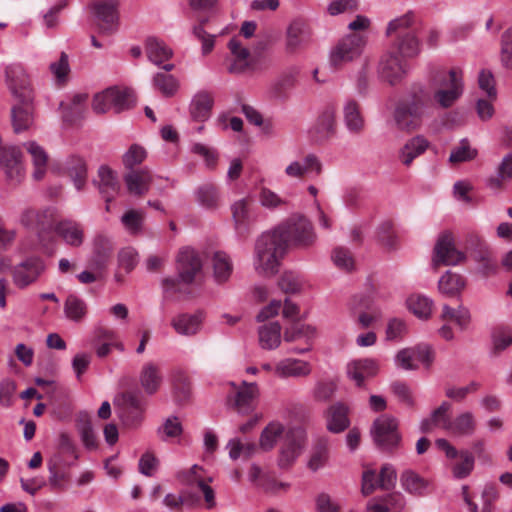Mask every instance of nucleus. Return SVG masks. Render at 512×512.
<instances>
[{
    "instance_id": "nucleus-1",
    "label": "nucleus",
    "mask_w": 512,
    "mask_h": 512,
    "mask_svg": "<svg viewBox=\"0 0 512 512\" xmlns=\"http://www.w3.org/2000/svg\"><path fill=\"white\" fill-rule=\"evenodd\" d=\"M316 241L312 223L302 215H292L270 232L263 233L255 245V269L272 276L289 247L309 248Z\"/></svg>"
},
{
    "instance_id": "nucleus-2",
    "label": "nucleus",
    "mask_w": 512,
    "mask_h": 512,
    "mask_svg": "<svg viewBox=\"0 0 512 512\" xmlns=\"http://www.w3.org/2000/svg\"><path fill=\"white\" fill-rule=\"evenodd\" d=\"M429 85L433 92L422 85L412 87L409 98L402 100L421 116L429 115L434 105L441 109L452 107L464 92L463 72L458 67L431 71Z\"/></svg>"
},
{
    "instance_id": "nucleus-3",
    "label": "nucleus",
    "mask_w": 512,
    "mask_h": 512,
    "mask_svg": "<svg viewBox=\"0 0 512 512\" xmlns=\"http://www.w3.org/2000/svg\"><path fill=\"white\" fill-rule=\"evenodd\" d=\"M7 86L15 100L11 108V121L15 133L30 129L34 123V94L29 76L21 65L5 70Z\"/></svg>"
},
{
    "instance_id": "nucleus-4",
    "label": "nucleus",
    "mask_w": 512,
    "mask_h": 512,
    "mask_svg": "<svg viewBox=\"0 0 512 512\" xmlns=\"http://www.w3.org/2000/svg\"><path fill=\"white\" fill-rule=\"evenodd\" d=\"M62 211L50 206L40 211L38 239L43 252L52 255L64 236Z\"/></svg>"
},
{
    "instance_id": "nucleus-5",
    "label": "nucleus",
    "mask_w": 512,
    "mask_h": 512,
    "mask_svg": "<svg viewBox=\"0 0 512 512\" xmlns=\"http://www.w3.org/2000/svg\"><path fill=\"white\" fill-rule=\"evenodd\" d=\"M368 41L367 34L351 33L333 47L330 52V65L341 69L344 65L360 57Z\"/></svg>"
},
{
    "instance_id": "nucleus-6",
    "label": "nucleus",
    "mask_w": 512,
    "mask_h": 512,
    "mask_svg": "<svg viewBox=\"0 0 512 512\" xmlns=\"http://www.w3.org/2000/svg\"><path fill=\"white\" fill-rule=\"evenodd\" d=\"M465 250L479 264L481 272L485 276L496 273L498 267L497 260L494 258L487 243L478 234L471 233L467 235Z\"/></svg>"
},
{
    "instance_id": "nucleus-7",
    "label": "nucleus",
    "mask_w": 512,
    "mask_h": 512,
    "mask_svg": "<svg viewBox=\"0 0 512 512\" xmlns=\"http://www.w3.org/2000/svg\"><path fill=\"white\" fill-rule=\"evenodd\" d=\"M372 436L376 445L383 451H391L398 447L401 436L395 418L382 415L373 424Z\"/></svg>"
},
{
    "instance_id": "nucleus-8",
    "label": "nucleus",
    "mask_w": 512,
    "mask_h": 512,
    "mask_svg": "<svg viewBox=\"0 0 512 512\" xmlns=\"http://www.w3.org/2000/svg\"><path fill=\"white\" fill-rule=\"evenodd\" d=\"M218 0H189L191 8L198 13H213ZM209 20L208 16L197 15L198 23L193 27L194 36L202 43L203 55L209 54L215 44V36L205 31L204 26Z\"/></svg>"
},
{
    "instance_id": "nucleus-9",
    "label": "nucleus",
    "mask_w": 512,
    "mask_h": 512,
    "mask_svg": "<svg viewBox=\"0 0 512 512\" xmlns=\"http://www.w3.org/2000/svg\"><path fill=\"white\" fill-rule=\"evenodd\" d=\"M436 446L442 450L449 459H457L451 466L452 474L457 479L468 477L474 469L475 456L469 450L463 449L458 451L446 439H437Z\"/></svg>"
},
{
    "instance_id": "nucleus-10",
    "label": "nucleus",
    "mask_w": 512,
    "mask_h": 512,
    "mask_svg": "<svg viewBox=\"0 0 512 512\" xmlns=\"http://www.w3.org/2000/svg\"><path fill=\"white\" fill-rule=\"evenodd\" d=\"M91 8L100 33L110 35L117 30L119 18L117 0H95Z\"/></svg>"
},
{
    "instance_id": "nucleus-11",
    "label": "nucleus",
    "mask_w": 512,
    "mask_h": 512,
    "mask_svg": "<svg viewBox=\"0 0 512 512\" xmlns=\"http://www.w3.org/2000/svg\"><path fill=\"white\" fill-rule=\"evenodd\" d=\"M230 57L227 58V71L231 74H244L255 70V60L249 49L244 47L241 41L234 37L228 43Z\"/></svg>"
},
{
    "instance_id": "nucleus-12",
    "label": "nucleus",
    "mask_w": 512,
    "mask_h": 512,
    "mask_svg": "<svg viewBox=\"0 0 512 512\" xmlns=\"http://www.w3.org/2000/svg\"><path fill=\"white\" fill-rule=\"evenodd\" d=\"M407 73V65L395 51L385 53L378 64L379 77L390 85L399 83Z\"/></svg>"
},
{
    "instance_id": "nucleus-13",
    "label": "nucleus",
    "mask_w": 512,
    "mask_h": 512,
    "mask_svg": "<svg viewBox=\"0 0 512 512\" xmlns=\"http://www.w3.org/2000/svg\"><path fill=\"white\" fill-rule=\"evenodd\" d=\"M466 259L464 252L457 250L454 246L452 236L443 234L437 241L434 248L433 266L456 265Z\"/></svg>"
},
{
    "instance_id": "nucleus-14",
    "label": "nucleus",
    "mask_w": 512,
    "mask_h": 512,
    "mask_svg": "<svg viewBox=\"0 0 512 512\" xmlns=\"http://www.w3.org/2000/svg\"><path fill=\"white\" fill-rule=\"evenodd\" d=\"M177 263L181 281L186 284L194 282L202 273V260L192 248L181 249L177 257Z\"/></svg>"
},
{
    "instance_id": "nucleus-15",
    "label": "nucleus",
    "mask_w": 512,
    "mask_h": 512,
    "mask_svg": "<svg viewBox=\"0 0 512 512\" xmlns=\"http://www.w3.org/2000/svg\"><path fill=\"white\" fill-rule=\"evenodd\" d=\"M254 206V199L251 196H246L236 201L231 207L235 229L241 236L249 233L250 226L256 220Z\"/></svg>"
},
{
    "instance_id": "nucleus-16",
    "label": "nucleus",
    "mask_w": 512,
    "mask_h": 512,
    "mask_svg": "<svg viewBox=\"0 0 512 512\" xmlns=\"http://www.w3.org/2000/svg\"><path fill=\"white\" fill-rule=\"evenodd\" d=\"M395 481L396 472L389 465L383 466L379 474L370 470L365 471L362 477V493L368 496L378 487L383 490H389L394 487Z\"/></svg>"
},
{
    "instance_id": "nucleus-17",
    "label": "nucleus",
    "mask_w": 512,
    "mask_h": 512,
    "mask_svg": "<svg viewBox=\"0 0 512 512\" xmlns=\"http://www.w3.org/2000/svg\"><path fill=\"white\" fill-rule=\"evenodd\" d=\"M0 167L9 180L19 182L24 175L20 149L15 146L0 147Z\"/></svg>"
},
{
    "instance_id": "nucleus-18",
    "label": "nucleus",
    "mask_w": 512,
    "mask_h": 512,
    "mask_svg": "<svg viewBox=\"0 0 512 512\" xmlns=\"http://www.w3.org/2000/svg\"><path fill=\"white\" fill-rule=\"evenodd\" d=\"M120 418L126 427L134 428L140 425L143 419V404L141 397L134 392H126L122 397Z\"/></svg>"
},
{
    "instance_id": "nucleus-19",
    "label": "nucleus",
    "mask_w": 512,
    "mask_h": 512,
    "mask_svg": "<svg viewBox=\"0 0 512 512\" xmlns=\"http://www.w3.org/2000/svg\"><path fill=\"white\" fill-rule=\"evenodd\" d=\"M44 270L43 262L37 257H30L12 269L15 285L24 288L36 281Z\"/></svg>"
},
{
    "instance_id": "nucleus-20",
    "label": "nucleus",
    "mask_w": 512,
    "mask_h": 512,
    "mask_svg": "<svg viewBox=\"0 0 512 512\" xmlns=\"http://www.w3.org/2000/svg\"><path fill=\"white\" fill-rule=\"evenodd\" d=\"M114 246L110 238L99 234L94 239V249L87 267L92 270H106L113 256Z\"/></svg>"
},
{
    "instance_id": "nucleus-21",
    "label": "nucleus",
    "mask_w": 512,
    "mask_h": 512,
    "mask_svg": "<svg viewBox=\"0 0 512 512\" xmlns=\"http://www.w3.org/2000/svg\"><path fill=\"white\" fill-rule=\"evenodd\" d=\"M64 434H60V446L46 462L48 469L47 484L52 490H61L64 486V451L61 447Z\"/></svg>"
},
{
    "instance_id": "nucleus-22",
    "label": "nucleus",
    "mask_w": 512,
    "mask_h": 512,
    "mask_svg": "<svg viewBox=\"0 0 512 512\" xmlns=\"http://www.w3.org/2000/svg\"><path fill=\"white\" fill-rule=\"evenodd\" d=\"M440 428L449 435L456 437H467L475 433L477 422L474 415L469 412H462L454 418H449Z\"/></svg>"
},
{
    "instance_id": "nucleus-23",
    "label": "nucleus",
    "mask_w": 512,
    "mask_h": 512,
    "mask_svg": "<svg viewBox=\"0 0 512 512\" xmlns=\"http://www.w3.org/2000/svg\"><path fill=\"white\" fill-rule=\"evenodd\" d=\"M323 171L320 159L315 154H307L302 161H293L285 169V174L291 178L302 179L305 176H319Z\"/></svg>"
},
{
    "instance_id": "nucleus-24",
    "label": "nucleus",
    "mask_w": 512,
    "mask_h": 512,
    "mask_svg": "<svg viewBox=\"0 0 512 512\" xmlns=\"http://www.w3.org/2000/svg\"><path fill=\"white\" fill-rule=\"evenodd\" d=\"M311 372L309 362L295 358L282 359L274 366V374L283 379L307 377Z\"/></svg>"
},
{
    "instance_id": "nucleus-25",
    "label": "nucleus",
    "mask_w": 512,
    "mask_h": 512,
    "mask_svg": "<svg viewBox=\"0 0 512 512\" xmlns=\"http://www.w3.org/2000/svg\"><path fill=\"white\" fill-rule=\"evenodd\" d=\"M259 394L258 386L256 383H248L243 381L242 384L237 387L233 398L230 401L233 402V407L240 414H249L254 409V400Z\"/></svg>"
},
{
    "instance_id": "nucleus-26",
    "label": "nucleus",
    "mask_w": 512,
    "mask_h": 512,
    "mask_svg": "<svg viewBox=\"0 0 512 512\" xmlns=\"http://www.w3.org/2000/svg\"><path fill=\"white\" fill-rule=\"evenodd\" d=\"M88 176L87 162L78 155L71 154L66 159V178L74 185L77 191L84 189Z\"/></svg>"
},
{
    "instance_id": "nucleus-27",
    "label": "nucleus",
    "mask_w": 512,
    "mask_h": 512,
    "mask_svg": "<svg viewBox=\"0 0 512 512\" xmlns=\"http://www.w3.org/2000/svg\"><path fill=\"white\" fill-rule=\"evenodd\" d=\"M98 179L94 181L99 192L107 203L111 202L117 195L120 184L115 172L107 165L99 167L97 172Z\"/></svg>"
},
{
    "instance_id": "nucleus-28",
    "label": "nucleus",
    "mask_w": 512,
    "mask_h": 512,
    "mask_svg": "<svg viewBox=\"0 0 512 512\" xmlns=\"http://www.w3.org/2000/svg\"><path fill=\"white\" fill-rule=\"evenodd\" d=\"M124 182L130 194L141 197L149 191L152 174L147 168L130 170L124 175Z\"/></svg>"
},
{
    "instance_id": "nucleus-29",
    "label": "nucleus",
    "mask_w": 512,
    "mask_h": 512,
    "mask_svg": "<svg viewBox=\"0 0 512 512\" xmlns=\"http://www.w3.org/2000/svg\"><path fill=\"white\" fill-rule=\"evenodd\" d=\"M301 445L302 441L299 432L289 430L285 433L278 459V464L281 468H287L295 461L300 454Z\"/></svg>"
},
{
    "instance_id": "nucleus-30",
    "label": "nucleus",
    "mask_w": 512,
    "mask_h": 512,
    "mask_svg": "<svg viewBox=\"0 0 512 512\" xmlns=\"http://www.w3.org/2000/svg\"><path fill=\"white\" fill-rule=\"evenodd\" d=\"M378 363L373 359H358L351 361L347 366L348 376L355 381L358 387L368 378L374 377L378 372Z\"/></svg>"
},
{
    "instance_id": "nucleus-31",
    "label": "nucleus",
    "mask_w": 512,
    "mask_h": 512,
    "mask_svg": "<svg viewBox=\"0 0 512 512\" xmlns=\"http://www.w3.org/2000/svg\"><path fill=\"white\" fill-rule=\"evenodd\" d=\"M423 116L415 112L406 102L400 101L394 112V120L398 129L411 132L418 129Z\"/></svg>"
},
{
    "instance_id": "nucleus-32",
    "label": "nucleus",
    "mask_w": 512,
    "mask_h": 512,
    "mask_svg": "<svg viewBox=\"0 0 512 512\" xmlns=\"http://www.w3.org/2000/svg\"><path fill=\"white\" fill-rule=\"evenodd\" d=\"M344 123L348 131L359 135L365 129V119L360 104L355 99H348L343 106Z\"/></svg>"
},
{
    "instance_id": "nucleus-33",
    "label": "nucleus",
    "mask_w": 512,
    "mask_h": 512,
    "mask_svg": "<svg viewBox=\"0 0 512 512\" xmlns=\"http://www.w3.org/2000/svg\"><path fill=\"white\" fill-rule=\"evenodd\" d=\"M202 322V312H196L194 314L182 313L172 319L171 325L178 334L193 336L200 331Z\"/></svg>"
},
{
    "instance_id": "nucleus-34",
    "label": "nucleus",
    "mask_w": 512,
    "mask_h": 512,
    "mask_svg": "<svg viewBox=\"0 0 512 512\" xmlns=\"http://www.w3.org/2000/svg\"><path fill=\"white\" fill-rule=\"evenodd\" d=\"M28 154L31 156V161L34 167L33 179L41 181L47 172L49 157L45 149L35 141H29L24 144Z\"/></svg>"
},
{
    "instance_id": "nucleus-35",
    "label": "nucleus",
    "mask_w": 512,
    "mask_h": 512,
    "mask_svg": "<svg viewBox=\"0 0 512 512\" xmlns=\"http://www.w3.org/2000/svg\"><path fill=\"white\" fill-rule=\"evenodd\" d=\"M308 26L301 20L293 21L286 33V50L294 53L309 41Z\"/></svg>"
},
{
    "instance_id": "nucleus-36",
    "label": "nucleus",
    "mask_w": 512,
    "mask_h": 512,
    "mask_svg": "<svg viewBox=\"0 0 512 512\" xmlns=\"http://www.w3.org/2000/svg\"><path fill=\"white\" fill-rule=\"evenodd\" d=\"M335 127V112L333 109H327L319 116L317 123L310 130V135L316 142H322L335 133Z\"/></svg>"
},
{
    "instance_id": "nucleus-37",
    "label": "nucleus",
    "mask_w": 512,
    "mask_h": 512,
    "mask_svg": "<svg viewBox=\"0 0 512 512\" xmlns=\"http://www.w3.org/2000/svg\"><path fill=\"white\" fill-rule=\"evenodd\" d=\"M393 49L401 58L417 56L420 51V43L416 32L409 30L404 34H399L394 40Z\"/></svg>"
},
{
    "instance_id": "nucleus-38",
    "label": "nucleus",
    "mask_w": 512,
    "mask_h": 512,
    "mask_svg": "<svg viewBox=\"0 0 512 512\" xmlns=\"http://www.w3.org/2000/svg\"><path fill=\"white\" fill-rule=\"evenodd\" d=\"M352 309L358 313L357 324L360 328H369L377 319L373 310L372 299L368 296H355L352 302Z\"/></svg>"
},
{
    "instance_id": "nucleus-39",
    "label": "nucleus",
    "mask_w": 512,
    "mask_h": 512,
    "mask_svg": "<svg viewBox=\"0 0 512 512\" xmlns=\"http://www.w3.org/2000/svg\"><path fill=\"white\" fill-rule=\"evenodd\" d=\"M139 380L144 391L153 395L160 388L163 377L160 368L155 363L147 362L141 369Z\"/></svg>"
},
{
    "instance_id": "nucleus-40",
    "label": "nucleus",
    "mask_w": 512,
    "mask_h": 512,
    "mask_svg": "<svg viewBox=\"0 0 512 512\" xmlns=\"http://www.w3.org/2000/svg\"><path fill=\"white\" fill-rule=\"evenodd\" d=\"M429 147V142L423 136L409 139L399 151V160L405 166H410L413 160L422 155Z\"/></svg>"
},
{
    "instance_id": "nucleus-41",
    "label": "nucleus",
    "mask_w": 512,
    "mask_h": 512,
    "mask_svg": "<svg viewBox=\"0 0 512 512\" xmlns=\"http://www.w3.org/2000/svg\"><path fill=\"white\" fill-rule=\"evenodd\" d=\"M315 335V329L311 326L300 324V323H293L289 328L286 329L284 332V340L287 342L296 341L299 339L304 338L306 341V347L305 348H293L292 352L294 353H304L306 351H309L311 348L310 340Z\"/></svg>"
},
{
    "instance_id": "nucleus-42",
    "label": "nucleus",
    "mask_w": 512,
    "mask_h": 512,
    "mask_svg": "<svg viewBox=\"0 0 512 512\" xmlns=\"http://www.w3.org/2000/svg\"><path fill=\"white\" fill-rule=\"evenodd\" d=\"M213 106V98L208 92L197 93L190 104V114L195 121L204 122L210 115Z\"/></svg>"
},
{
    "instance_id": "nucleus-43",
    "label": "nucleus",
    "mask_w": 512,
    "mask_h": 512,
    "mask_svg": "<svg viewBox=\"0 0 512 512\" xmlns=\"http://www.w3.org/2000/svg\"><path fill=\"white\" fill-rule=\"evenodd\" d=\"M327 428L333 433H340L349 426L348 409L341 403L332 405L326 414Z\"/></svg>"
},
{
    "instance_id": "nucleus-44",
    "label": "nucleus",
    "mask_w": 512,
    "mask_h": 512,
    "mask_svg": "<svg viewBox=\"0 0 512 512\" xmlns=\"http://www.w3.org/2000/svg\"><path fill=\"white\" fill-rule=\"evenodd\" d=\"M258 336L261 348L276 349L281 343V325L278 322L266 323L259 327Z\"/></svg>"
},
{
    "instance_id": "nucleus-45",
    "label": "nucleus",
    "mask_w": 512,
    "mask_h": 512,
    "mask_svg": "<svg viewBox=\"0 0 512 512\" xmlns=\"http://www.w3.org/2000/svg\"><path fill=\"white\" fill-rule=\"evenodd\" d=\"M86 93H77L72 97L71 104L66 106V126L78 125L86 114Z\"/></svg>"
},
{
    "instance_id": "nucleus-46",
    "label": "nucleus",
    "mask_w": 512,
    "mask_h": 512,
    "mask_svg": "<svg viewBox=\"0 0 512 512\" xmlns=\"http://www.w3.org/2000/svg\"><path fill=\"white\" fill-rule=\"evenodd\" d=\"M146 53L149 60L157 66H161L173 55L171 48H169L162 40L157 38L147 39Z\"/></svg>"
},
{
    "instance_id": "nucleus-47",
    "label": "nucleus",
    "mask_w": 512,
    "mask_h": 512,
    "mask_svg": "<svg viewBox=\"0 0 512 512\" xmlns=\"http://www.w3.org/2000/svg\"><path fill=\"white\" fill-rule=\"evenodd\" d=\"M212 264L215 281L219 284L225 283L233 271L229 256L222 251H217L213 254Z\"/></svg>"
},
{
    "instance_id": "nucleus-48",
    "label": "nucleus",
    "mask_w": 512,
    "mask_h": 512,
    "mask_svg": "<svg viewBox=\"0 0 512 512\" xmlns=\"http://www.w3.org/2000/svg\"><path fill=\"white\" fill-rule=\"evenodd\" d=\"M76 427L84 446L93 450L97 448V438L91 426V419L88 413L79 412L76 416Z\"/></svg>"
},
{
    "instance_id": "nucleus-49",
    "label": "nucleus",
    "mask_w": 512,
    "mask_h": 512,
    "mask_svg": "<svg viewBox=\"0 0 512 512\" xmlns=\"http://www.w3.org/2000/svg\"><path fill=\"white\" fill-rule=\"evenodd\" d=\"M402 487L410 494L423 495L428 487V481L422 478L419 474L412 470H406L402 473L401 478Z\"/></svg>"
},
{
    "instance_id": "nucleus-50",
    "label": "nucleus",
    "mask_w": 512,
    "mask_h": 512,
    "mask_svg": "<svg viewBox=\"0 0 512 512\" xmlns=\"http://www.w3.org/2000/svg\"><path fill=\"white\" fill-rule=\"evenodd\" d=\"M285 428L280 422L273 421L269 423L262 431L260 436V447L265 450H271L276 442L283 436Z\"/></svg>"
},
{
    "instance_id": "nucleus-51",
    "label": "nucleus",
    "mask_w": 512,
    "mask_h": 512,
    "mask_svg": "<svg viewBox=\"0 0 512 512\" xmlns=\"http://www.w3.org/2000/svg\"><path fill=\"white\" fill-rule=\"evenodd\" d=\"M108 94H110L111 101L113 102V109L117 113L134 106L135 98L133 92L129 89L110 87L108 88Z\"/></svg>"
},
{
    "instance_id": "nucleus-52",
    "label": "nucleus",
    "mask_w": 512,
    "mask_h": 512,
    "mask_svg": "<svg viewBox=\"0 0 512 512\" xmlns=\"http://www.w3.org/2000/svg\"><path fill=\"white\" fill-rule=\"evenodd\" d=\"M451 409V404L447 401L442 402V404L436 408L431 416L427 419H424L421 422V431L424 433H429L433 430L434 427H441L444 425L448 417V412Z\"/></svg>"
},
{
    "instance_id": "nucleus-53",
    "label": "nucleus",
    "mask_w": 512,
    "mask_h": 512,
    "mask_svg": "<svg viewBox=\"0 0 512 512\" xmlns=\"http://www.w3.org/2000/svg\"><path fill=\"white\" fill-rule=\"evenodd\" d=\"M296 81V72L289 71L281 74L275 81H273L269 88V94L273 98L281 99L286 96Z\"/></svg>"
},
{
    "instance_id": "nucleus-54",
    "label": "nucleus",
    "mask_w": 512,
    "mask_h": 512,
    "mask_svg": "<svg viewBox=\"0 0 512 512\" xmlns=\"http://www.w3.org/2000/svg\"><path fill=\"white\" fill-rule=\"evenodd\" d=\"M464 286V279L460 275L449 271L440 278L438 283L439 291L447 296L460 293Z\"/></svg>"
},
{
    "instance_id": "nucleus-55",
    "label": "nucleus",
    "mask_w": 512,
    "mask_h": 512,
    "mask_svg": "<svg viewBox=\"0 0 512 512\" xmlns=\"http://www.w3.org/2000/svg\"><path fill=\"white\" fill-rule=\"evenodd\" d=\"M415 20V14L411 11L407 12L403 16L390 21L386 33L388 36L396 34L397 37L399 34H404L409 30H413L414 32H416Z\"/></svg>"
},
{
    "instance_id": "nucleus-56",
    "label": "nucleus",
    "mask_w": 512,
    "mask_h": 512,
    "mask_svg": "<svg viewBox=\"0 0 512 512\" xmlns=\"http://www.w3.org/2000/svg\"><path fill=\"white\" fill-rule=\"evenodd\" d=\"M153 86L162 95L166 97H171L177 92L179 88V83L178 80L173 75L161 72L157 73L153 77Z\"/></svg>"
},
{
    "instance_id": "nucleus-57",
    "label": "nucleus",
    "mask_w": 512,
    "mask_h": 512,
    "mask_svg": "<svg viewBox=\"0 0 512 512\" xmlns=\"http://www.w3.org/2000/svg\"><path fill=\"white\" fill-rule=\"evenodd\" d=\"M433 302L423 295H411L407 299L408 309L417 317L426 319L431 315Z\"/></svg>"
},
{
    "instance_id": "nucleus-58",
    "label": "nucleus",
    "mask_w": 512,
    "mask_h": 512,
    "mask_svg": "<svg viewBox=\"0 0 512 512\" xmlns=\"http://www.w3.org/2000/svg\"><path fill=\"white\" fill-rule=\"evenodd\" d=\"M441 318L444 321H452L461 329H465L470 322V314L466 308L453 309L448 305L443 306Z\"/></svg>"
},
{
    "instance_id": "nucleus-59",
    "label": "nucleus",
    "mask_w": 512,
    "mask_h": 512,
    "mask_svg": "<svg viewBox=\"0 0 512 512\" xmlns=\"http://www.w3.org/2000/svg\"><path fill=\"white\" fill-rule=\"evenodd\" d=\"M477 156V150L470 146L467 139L460 141L459 145L455 147L449 157L451 164H458L474 159Z\"/></svg>"
},
{
    "instance_id": "nucleus-60",
    "label": "nucleus",
    "mask_w": 512,
    "mask_h": 512,
    "mask_svg": "<svg viewBox=\"0 0 512 512\" xmlns=\"http://www.w3.org/2000/svg\"><path fill=\"white\" fill-rule=\"evenodd\" d=\"M198 202L209 209L216 208L218 205V190L214 184L206 183L197 190Z\"/></svg>"
},
{
    "instance_id": "nucleus-61",
    "label": "nucleus",
    "mask_w": 512,
    "mask_h": 512,
    "mask_svg": "<svg viewBox=\"0 0 512 512\" xmlns=\"http://www.w3.org/2000/svg\"><path fill=\"white\" fill-rule=\"evenodd\" d=\"M87 314L85 302L74 295L66 297V317L80 322Z\"/></svg>"
},
{
    "instance_id": "nucleus-62",
    "label": "nucleus",
    "mask_w": 512,
    "mask_h": 512,
    "mask_svg": "<svg viewBox=\"0 0 512 512\" xmlns=\"http://www.w3.org/2000/svg\"><path fill=\"white\" fill-rule=\"evenodd\" d=\"M174 397L178 403L187 401L191 395L190 382L185 374L178 372L173 378Z\"/></svg>"
},
{
    "instance_id": "nucleus-63",
    "label": "nucleus",
    "mask_w": 512,
    "mask_h": 512,
    "mask_svg": "<svg viewBox=\"0 0 512 512\" xmlns=\"http://www.w3.org/2000/svg\"><path fill=\"white\" fill-rule=\"evenodd\" d=\"M146 150L138 145L132 144L122 157L123 165L126 169L135 170L134 166L140 165L146 158Z\"/></svg>"
},
{
    "instance_id": "nucleus-64",
    "label": "nucleus",
    "mask_w": 512,
    "mask_h": 512,
    "mask_svg": "<svg viewBox=\"0 0 512 512\" xmlns=\"http://www.w3.org/2000/svg\"><path fill=\"white\" fill-rule=\"evenodd\" d=\"M498 176L489 179V186L492 189H501L503 180L512 178V154L507 155L502 160L498 168Z\"/></svg>"
}]
</instances>
